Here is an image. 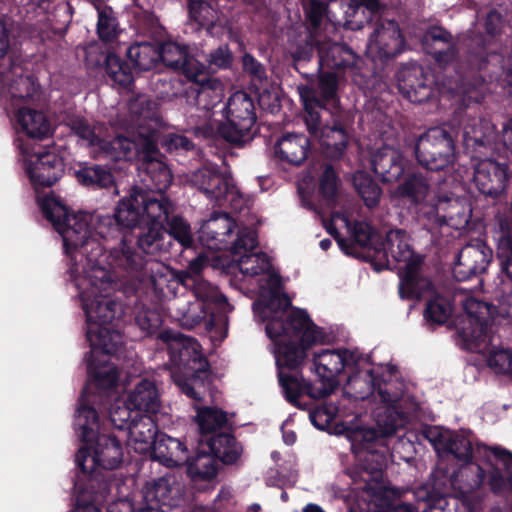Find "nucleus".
I'll list each match as a JSON object with an SVG mask.
<instances>
[{"label": "nucleus", "instance_id": "obj_1", "mask_svg": "<svg viewBox=\"0 0 512 512\" xmlns=\"http://www.w3.org/2000/svg\"><path fill=\"white\" fill-rule=\"evenodd\" d=\"M102 216L66 206V257L75 251L85 258L83 273L96 288L120 287L123 295L135 296L145 276L146 256L123 236L124 230L117 237L102 238L95 231L96 218Z\"/></svg>", "mask_w": 512, "mask_h": 512}, {"label": "nucleus", "instance_id": "obj_2", "mask_svg": "<svg viewBox=\"0 0 512 512\" xmlns=\"http://www.w3.org/2000/svg\"><path fill=\"white\" fill-rule=\"evenodd\" d=\"M349 384L356 399L365 400L371 396L384 404L376 414L377 429H356L348 435L351 449L359 458V463L349 470V476L355 484L363 483L361 488L369 491L373 489V483H380L383 479L388 451L382 443L383 438L403 428L408 422V415L399 405L403 391H391V384L372 369L366 372L364 379L355 377Z\"/></svg>", "mask_w": 512, "mask_h": 512}, {"label": "nucleus", "instance_id": "obj_3", "mask_svg": "<svg viewBox=\"0 0 512 512\" xmlns=\"http://www.w3.org/2000/svg\"><path fill=\"white\" fill-rule=\"evenodd\" d=\"M502 70L500 85L505 94L512 97V52L503 56L491 47H484L481 37L469 46L466 68L457 70L456 77L450 82V88L461 95L462 105L466 108L465 117H460L463 125V142L473 156H480L493 144L492 129L479 114V105L485 98V83Z\"/></svg>", "mask_w": 512, "mask_h": 512}, {"label": "nucleus", "instance_id": "obj_4", "mask_svg": "<svg viewBox=\"0 0 512 512\" xmlns=\"http://www.w3.org/2000/svg\"><path fill=\"white\" fill-rule=\"evenodd\" d=\"M267 336L275 345L277 377L283 396L291 405L305 410L302 396L321 399L320 387L306 380L301 372L308 350L323 343L326 334L317 326L306 310L294 308L286 320H273L266 327Z\"/></svg>", "mask_w": 512, "mask_h": 512}, {"label": "nucleus", "instance_id": "obj_5", "mask_svg": "<svg viewBox=\"0 0 512 512\" xmlns=\"http://www.w3.org/2000/svg\"><path fill=\"white\" fill-rule=\"evenodd\" d=\"M73 425L81 442L75 455V480L94 486L96 481L103 480L110 490V478L102 470L112 471L121 466L124 456L121 441L113 434L100 432L97 409L85 401L77 408Z\"/></svg>", "mask_w": 512, "mask_h": 512}, {"label": "nucleus", "instance_id": "obj_6", "mask_svg": "<svg viewBox=\"0 0 512 512\" xmlns=\"http://www.w3.org/2000/svg\"><path fill=\"white\" fill-rule=\"evenodd\" d=\"M83 300L86 315L87 340L93 349L105 354H115L123 344L122 334L113 322L120 319L131 305H136L138 296L123 295L117 289H98L86 280V274L76 283Z\"/></svg>", "mask_w": 512, "mask_h": 512}, {"label": "nucleus", "instance_id": "obj_7", "mask_svg": "<svg viewBox=\"0 0 512 512\" xmlns=\"http://www.w3.org/2000/svg\"><path fill=\"white\" fill-rule=\"evenodd\" d=\"M175 213L174 203L164 192L147 191L133 186L117 204L113 215L98 217L95 231L102 238H114L122 230L134 228L142 223L165 227L169 217Z\"/></svg>", "mask_w": 512, "mask_h": 512}, {"label": "nucleus", "instance_id": "obj_8", "mask_svg": "<svg viewBox=\"0 0 512 512\" xmlns=\"http://www.w3.org/2000/svg\"><path fill=\"white\" fill-rule=\"evenodd\" d=\"M159 339L168 345L175 384L187 397L202 402L212 382V372L200 344L192 337L170 330L159 334Z\"/></svg>", "mask_w": 512, "mask_h": 512}, {"label": "nucleus", "instance_id": "obj_9", "mask_svg": "<svg viewBox=\"0 0 512 512\" xmlns=\"http://www.w3.org/2000/svg\"><path fill=\"white\" fill-rule=\"evenodd\" d=\"M113 159L132 160L137 156L138 172L147 191L165 192L171 185L173 175L164 161L153 135L141 137L138 142L123 135L115 136L109 143Z\"/></svg>", "mask_w": 512, "mask_h": 512}, {"label": "nucleus", "instance_id": "obj_10", "mask_svg": "<svg viewBox=\"0 0 512 512\" xmlns=\"http://www.w3.org/2000/svg\"><path fill=\"white\" fill-rule=\"evenodd\" d=\"M466 108L460 103L455 111L453 122L458 124L455 130L452 126L442 125L427 129L419 135L414 143V155L419 165L431 171H441L455 162L456 158V138L461 134L463 138V125L460 124V117H465ZM464 152L470 155V158H481L473 156L472 151H468L462 141ZM492 145L486 150H491ZM487 152L483 153V156Z\"/></svg>", "mask_w": 512, "mask_h": 512}, {"label": "nucleus", "instance_id": "obj_11", "mask_svg": "<svg viewBox=\"0 0 512 512\" xmlns=\"http://www.w3.org/2000/svg\"><path fill=\"white\" fill-rule=\"evenodd\" d=\"M383 246L386 256H390L395 262L405 263L403 271L399 273L401 299L420 300L434 289L432 281L422 273L423 256L415 254L405 230L388 231Z\"/></svg>", "mask_w": 512, "mask_h": 512}, {"label": "nucleus", "instance_id": "obj_12", "mask_svg": "<svg viewBox=\"0 0 512 512\" xmlns=\"http://www.w3.org/2000/svg\"><path fill=\"white\" fill-rule=\"evenodd\" d=\"M242 447L232 433H220L216 436L199 439L189 459L184 462L192 478L213 479L217 475L218 461L225 465L237 462Z\"/></svg>", "mask_w": 512, "mask_h": 512}, {"label": "nucleus", "instance_id": "obj_13", "mask_svg": "<svg viewBox=\"0 0 512 512\" xmlns=\"http://www.w3.org/2000/svg\"><path fill=\"white\" fill-rule=\"evenodd\" d=\"M256 107L245 91L233 93L225 105V120L218 125V135L234 147H243L256 134Z\"/></svg>", "mask_w": 512, "mask_h": 512}, {"label": "nucleus", "instance_id": "obj_14", "mask_svg": "<svg viewBox=\"0 0 512 512\" xmlns=\"http://www.w3.org/2000/svg\"><path fill=\"white\" fill-rule=\"evenodd\" d=\"M159 61L165 66L180 70L191 82L190 89L196 93V97L205 94L211 97L222 90V82L211 77L206 66L188 53L187 47L177 42L166 41L158 43Z\"/></svg>", "mask_w": 512, "mask_h": 512}, {"label": "nucleus", "instance_id": "obj_15", "mask_svg": "<svg viewBox=\"0 0 512 512\" xmlns=\"http://www.w3.org/2000/svg\"><path fill=\"white\" fill-rule=\"evenodd\" d=\"M85 356L89 381L83 388L79 398V406L85 401L88 406L94 407L110 403V394L113 392L119 381V370L117 366L109 362L108 356L100 349H93Z\"/></svg>", "mask_w": 512, "mask_h": 512}, {"label": "nucleus", "instance_id": "obj_16", "mask_svg": "<svg viewBox=\"0 0 512 512\" xmlns=\"http://www.w3.org/2000/svg\"><path fill=\"white\" fill-rule=\"evenodd\" d=\"M189 183L213 206L229 207L234 212H240L244 207L245 200L233 179L218 169L202 167L190 175Z\"/></svg>", "mask_w": 512, "mask_h": 512}, {"label": "nucleus", "instance_id": "obj_17", "mask_svg": "<svg viewBox=\"0 0 512 512\" xmlns=\"http://www.w3.org/2000/svg\"><path fill=\"white\" fill-rule=\"evenodd\" d=\"M179 282L191 290L197 300L189 305L181 318L182 325L188 329L199 325L208 314L212 313L211 304L220 306L227 303L226 296L203 277L195 276L192 278L185 274L179 277Z\"/></svg>", "mask_w": 512, "mask_h": 512}, {"label": "nucleus", "instance_id": "obj_18", "mask_svg": "<svg viewBox=\"0 0 512 512\" xmlns=\"http://www.w3.org/2000/svg\"><path fill=\"white\" fill-rule=\"evenodd\" d=\"M353 126L354 113L351 110L335 107L334 112H330V119L325 120L316 136L327 158L338 160L344 156L353 135Z\"/></svg>", "mask_w": 512, "mask_h": 512}, {"label": "nucleus", "instance_id": "obj_19", "mask_svg": "<svg viewBox=\"0 0 512 512\" xmlns=\"http://www.w3.org/2000/svg\"><path fill=\"white\" fill-rule=\"evenodd\" d=\"M469 325L462 328L461 335L465 342L475 349H487L492 341V315L495 306L475 298H468L463 304Z\"/></svg>", "mask_w": 512, "mask_h": 512}, {"label": "nucleus", "instance_id": "obj_20", "mask_svg": "<svg viewBox=\"0 0 512 512\" xmlns=\"http://www.w3.org/2000/svg\"><path fill=\"white\" fill-rule=\"evenodd\" d=\"M487 152H489V150ZM486 156L487 155L482 156L479 159ZM511 178L512 169L506 162L483 159L480 160L474 168L473 183L476 189L485 198H489L493 201L499 200L506 194Z\"/></svg>", "mask_w": 512, "mask_h": 512}, {"label": "nucleus", "instance_id": "obj_21", "mask_svg": "<svg viewBox=\"0 0 512 512\" xmlns=\"http://www.w3.org/2000/svg\"><path fill=\"white\" fill-rule=\"evenodd\" d=\"M405 40L395 20L380 22L370 36L367 53L373 61L385 63L399 55Z\"/></svg>", "mask_w": 512, "mask_h": 512}, {"label": "nucleus", "instance_id": "obj_22", "mask_svg": "<svg viewBox=\"0 0 512 512\" xmlns=\"http://www.w3.org/2000/svg\"><path fill=\"white\" fill-rule=\"evenodd\" d=\"M397 86L403 97L415 104L427 102L436 91L433 77L419 65L401 68L397 73Z\"/></svg>", "mask_w": 512, "mask_h": 512}, {"label": "nucleus", "instance_id": "obj_23", "mask_svg": "<svg viewBox=\"0 0 512 512\" xmlns=\"http://www.w3.org/2000/svg\"><path fill=\"white\" fill-rule=\"evenodd\" d=\"M492 259V250L483 242L465 245L458 253L453 266V276L459 281H467L485 272Z\"/></svg>", "mask_w": 512, "mask_h": 512}, {"label": "nucleus", "instance_id": "obj_24", "mask_svg": "<svg viewBox=\"0 0 512 512\" xmlns=\"http://www.w3.org/2000/svg\"><path fill=\"white\" fill-rule=\"evenodd\" d=\"M319 69L356 74L360 70V56L347 44L331 40L318 47Z\"/></svg>", "mask_w": 512, "mask_h": 512}, {"label": "nucleus", "instance_id": "obj_25", "mask_svg": "<svg viewBox=\"0 0 512 512\" xmlns=\"http://www.w3.org/2000/svg\"><path fill=\"white\" fill-rule=\"evenodd\" d=\"M421 44L440 67L453 63L458 55L457 44L447 29L430 26L423 34Z\"/></svg>", "mask_w": 512, "mask_h": 512}, {"label": "nucleus", "instance_id": "obj_26", "mask_svg": "<svg viewBox=\"0 0 512 512\" xmlns=\"http://www.w3.org/2000/svg\"><path fill=\"white\" fill-rule=\"evenodd\" d=\"M311 151V142L303 133L286 132L275 141L272 148L273 159L278 163L301 166Z\"/></svg>", "mask_w": 512, "mask_h": 512}, {"label": "nucleus", "instance_id": "obj_27", "mask_svg": "<svg viewBox=\"0 0 512 512\" xmlns=\"http://www.w3.org/2000/svg\"><path fill=\"white\" fill-rule=\"evenodd\" d=\"M343 359L338 350L323 349L314 354L313 368L321 383L320 398L331 395L338 387V376L344 370Z\"/></svg>", "mask_w": 512, "mask_h": 512}, {"label": "nucleus", "instance_id": "obj_28", "mask_svg": "<svg viewBox=\"0 0 512 512\" xmlns=\"http://www.w3.org/2000/svg\"><path fill=\"white\" fill-rule=\"evenodd\" d=\"M371 168L381 182H396L405 171L404 157L398 150L384 146L371 156Z\"/></svg>", "mask_w": 512, "mask_h": 512}, {"label": "nucleus", "instance_id": "obj_29", "mask_svg": "<svg viewBox=\"0 0 512 512\" xmlns=\"http://www.w3.org/2000/svg\"><path fill=\"white\" fill-rule=\"evenodd\" d=\"M0 83L9 87L13 98L31 99L38 91L33 76L23 75V68L13 61L0 64Z\"/></svg>", "mask_w": 512, "mask_h": 512}, {"label": "nucleus", "instance_id": "obj_30", "mask_svg": "<svg viewBox=\"0 0 512 512\" xmlns=\"http://www.w3.org/2000/svg\"><path fill=\"white\" fill-rule=\"evenodd\" d=\"M300 100L303 105V120L308 132L313 137L318 136L325 123L322 120L323 112H334L329 110L327 105L330 103L319 98L317 91L309 85H301L298 87Z\"/></svg>", "mask_w": 512, "mask_h": 512}, {"label": "nucleus", "instance_id": "obj_31", "mask_svg": "<svg viewBox=\"0 0 512 512\" xmlns=\"http://www.w3.org/2000/svg\"><path fill=\"white\" fill-rule=\"evenodd\" d=\"M110 490L105 481H96V485H89L75 480L73 486L74 506L71 512H101L98 503H101L109 495Z\"/></svg>", "mask_w": 512, "mask_h": 512}, {"label": "nucleus", "instance_id": "obj_32", "mask_svg": "<svg viewBox=\"0 0 512 512\" xmlns=\"http://www.w3.org/2000/svg\"><path fill=\"white\" fill-rule=\"evenodd\" d=\"M36 161H30L27 168L29 177L34 185L51 186L61 177L63 171L62 158L50 152L35 153Z\"/></svg>", "mask_w": 512, "mask_h": 512}, {"label": "nucleus", "instance_id": "obj_33", "mask_svg": "<svg viewBox=\"0 0 512 512\" xmlns=\"http://www.w3.org/2000/svg\"><path fill=\"white\" fill-rule=\"evenodd\" d=\"M127 403L136 410V415L156 414L160 409V395L155 382L142 379L128 393Z\"/></svg>", "mask_w": 512, "mask_h": 512}, {"label": "nucleus", "instance_id": "obj_34", "mask_svg": "<svg viewBox=\"0 0 512 512\" xmlns=\"http://www.w3.org/2000/svg\"><path fill=\"white\" fill-rule=\"evenodd\" d=\"M504 19L496 9L489 11L484 20V33H480L470 38L465 44V52L455 63V72L466 68V59L469 53V46L476 38L481 37L484 41V47H491L498 51L500 47V38L503 31Z\"/></svg>", "mask_w": 512, "mask_h": 512}, {"label": "nucleus", "instance_id": "obj_35", "mask_svg": "<svg viewBox=\"0 0 512 512\" xmlns=\"http://www.w3.org/2000/svg\"><path fill=\"white\" fill-rule=\"evenodd\" d=\"M195 422L198 425L200 437L205 439L220 434L219 430L230 428L227 412L216 406L194 405Z\"/></svg>", "mask_w": 512, "mask_h": 512}, {"label": "nucleus", "instance_id": "obj_36", "mask_svg": "<svg viewBox=\"0 0 512 512\" xmlns=\"http://www.w3.org/2000/svg\"><path fill=\"white\" fill-rule=\"evenodd\" d=\"M155 457L167 466H182L189 459V449L177 438L160 433L153 448Z\"/></svg>", "mask_w": 512, "mask_h": 512}, {"label": "nucleus", "instance_id": "obj_37", "mask_svg": "<svg viewBox=\"0 0 512 512\" xmlns=\"http://www.w3.org/2000/svg\"><path fill=\"white\" fill-rule=\"evenodd\" d=\"M16 121L22 132L32 139L41 140L51 132V124L42 111L29 107L17 110Z\"/></svg>", "mask_w": 512, "mask_h": 512}, {"label": "nucleus", "instance_id": "obj_38", "mask_svg": "<svg viewBox=\"0 0 512 512\" xmlns=\"http://www.w3.org/2000/svg\"><path fill=\"white\" fill-rule=\"evenodd\" d=\"M143 499L146 509L150 511L162 510L164 506L175 505L170 480L160 477L147 482L143 488Z\"/></svg>", "mask_w": 512, "mask_h": 512}, {"label": "nucleus", "instance_id": "obj_39", "mask_svg": "<svg viewBox=\"0 0 512 512\" xmlns=\"http://www.w3.org/2000/svg\"><path fill=\"white\" fill-rule=\"evenodd\" d=\"M69 174L80 185L92 190L108 188L115 183L112 172L98 164L80 166L79 169H69Z\"/></svg>", "mask_w": 512, "mask_h": 512}, {"label": "nucleus", "instance_id": "obj_40", "mask_svg": "<svg viewBox=\"0 0 512 512\" xmlns=\"http://www.w3.org/2000/svg\"><path fill=\"white\" fill-rule=\"evenodd\" d=\"M268 285L270 286L269 295L267 299L263 300V304L264 308L272 313V316L266 325L275 319L286 320L292 310L296 308L292 306L291 299L286 293L279 292L280 279L278 276H271L268 280Z\"/></svg>", "mask_w": 512, "mask_h": 512}, {"label": "nucleus", "instance_id": "obj_41", "mask_svg": "<svg viewBox=\"0 0 512 512\" xmlns=\"http://www.w3.org/2000/svg\"><path fill=\"white\" fill-rule=\"evenodd\" d=\"M236 227L235 221L227 212L214 211L202 225V233L215 245L221 246L227 242Z\"/></svg>", "mask_w": 512, "mask_h": 512}, {"label": "nucleus", "instance_id": "obj_42", "mask_svg": "<svg viewBox=\"0 0 512 512\" xmlns=\"http://www.w3.org/2000/svg\"><path fill=\"white\" fill-rule=\"evenodd\" d=\"M91 3L98 14L96 30L99 38L107 43L115 41L121 29L114 10L104 0H91Z\"/></svg>", "mask_w": 512, "mask_h": 512}, {"label": "nucleus", "instance_id": "obj_43", "mask_svg": "<svg viewBox=\"0 0 512 512\" xmlns=\"http://www.w3.org/2000/svg\"><path fill=\"white\" fill-rule=\"evenodd\" d=\"M157 42H135L127 49V57L133 68L138 71H148L159 62Z\"/></svg>", "mask_w": 512, "mask_h": 512}, {"label": "nucleus", "instance_id": "obj_44", "mask_svg": "<svg viewBox=\"0 0 512 512\" xmlns=\"http://www.w3.org/2000/svg\"><path fill=\"white\" fill-rule=\"evenodd\" d=\"M495 234L501 272L507 279H512V222L507 219L501 220L499 230Z\"/></svg>", "mask_w": 512, "mask_h": 512}, {"label": "nucleus", "instance_id": "obj_45", "mask_svg": "<svg viewBox=\"0 0 512 512\" xmlns=\"http://www.w3.org/2000/svg\"><path fill=\"white\" fill-rule=\"evenodd\" d=\"M135 246L142 254L146 255L170 252V242L165 240V227L160 226L147 225L138 234Z\"/></svg>", "mask_w": 512, "mask_h": 512}, {"label": "nucleus", "instance_id": "obj_46", "mask_svg": "<svg viewBox=\"0 0 512 512\" xmlns=\"http://www.w3.org/2000/svg\"><path fill=\"white\" fill-rule=\"evenodd\" d=\"M126 430L131 442L144 445V447L140 448L142 450L148 447L153 449L160 435L157 425L150 415L140 416L136 421L132 422V425L126 426Z\"/></svg>", "mask_w": 512, "mask_h": 512}, {"label": "nucleus", "instance_id": "obj_47", "mask_svg": "<svg viewBox=\"0 0 512 512\" xmlns=\"http://www.w3.org/2000/svg\"><path fill=\"white\" fill-rule=\"evenodd\" d=\"M104 70L108 79L120 87L126 88L134 82L132 67L115 53L105 56Z\"/></svg>", "mask_w": 512, "mask_h": 512}, {"label": "nucleus", "instance_id": "obj_48", "mask_svg": "<svg viewBox=\"0 0 512 512\" xmlns=\"http://www.w3.org/2000/svg\"><path fill=\"white\" fill-rule=\"evenodd\" d=\"M165 240L170 242L177 241L183 249L194 246V238L190 224L181 216L173 213L165 223Z\"/></svg>", "mask_w": 512, "mask_h": 512}, {"label": "nucleus", "instance_id": "obj_49", "mask_svg": "<svg viewBox=\"0 0 512 512\" xmlns=\"http://www.w3.org/2000/svg\"><path fill=\"white\" fill-rule=\"evenodd\" d=\"M353 185L368 208H374L379 204L382 189L367 172H356L353 176Z\"/></svg>", "mask_w": 512, "mask_h": 512}, {"label": "nucleus", "instance_id": "obj_50", "mask_svg": "<svg viewBox=\"0 0 512 512\" xmlns=\"http://www.w3.org/2000/svg\"><path fill=\"white\" fill-rule=\"evenodd\" d=\"M430 189L427 179L421 175L413 173L408 175L404 182L398 186L397 194L412 203L418 204L424 201Z\"/></svg>", "mask_w": 512, "mask_h": 512}, {"label": "nucleus", "instance_id": "obj_51", "mask_svg": "<svg viewBox=\"0 0 512 512\" xmlns=\"http://www.w3.org/2000/svg\"><path fill=\"white\" fill-rule=\"evenodd\" d=\"M445 453L451 454L458 462L467 465L473 460V446L469 438L461 434H452L441 441Z\"/></svg>", "mask_w": 512, "mask_h": 512}, {"label": "nucleus", "instance_id": "obj_52", "mask_svg": "<svg viewBox=\"0 0 512 512\" xmlns=\"http://www.w3.org/2000/svg\"><path fill=\"white\" fill-rule=\"evenodd\" d=\"M135 324L147 337H156L159 339V334L165 330H161L163 325V317L161 313L153 308L143 306L135 312Z\"/></svg>", "mask_w": 512, "mask_h": 512}, {"label": "nucleus", "instance_id": "obj_53", "mask_svg": "<svg viewBox=\"0 0 512 512\" xmlns=\"http://www.w3.org/2000/svg\"><path fill=\"white\" fill-rule=\"evenodd\" d=\"M437 221L440 225L454 226L456 217L467 223L464 207L456 200L450 198H439L434 206Z\"/></svg>", "mask_w": 512, "mask_h": 512}, {"label": "nucleus", "instance_id": "obj_54", "mask_svg": "<svg viewBox=\"0 0 512 512\" xmlns=\"http://www.w3.org/2000/svg\"><path fill=\"white\" fill-rule=\"evenodd\" d=\"M42 211L46 219L54 229L64 238V204L59 196L54 193L46 195L41 203Z\"/></svg>", "mask_w": 512, "mask_h": 512}, {"label": "nucleus", "instance_id": "obj_55", "mask_svg": "<svg viewBox=\"0 0 512 512\" xmlns=\"http://www.w3.org/2000/svg\"><path fill=\"white\" fill-rule=\"evenodd\" d=\"M66 126H69L71 131L80 139L87 142L88 146H99L104 149L113 159L112 149L109 143L112 141H103L96 133L93 127L83 118H77L70 123L66 121Z\"/></svg>", "mask_w": 512, "mask_h": 512}, {"label": "nucleus", "instance_id": "obj_56", "mask_svg": "<svg viewBox=\"0 0 512 512\" xmlns=\"http://www.w3.org/2000/svg\"><path fill=\"white\" fill-rule=\"evenodd\" d=\"M340 179L332 164H325L319 178V194L328 205L336 202Z\"/></svg>", "mask_w": 512, "mask_h": 512}, {"label": "nucleus", "instance_id": "obj_57", "mask_svg": "<svg viewBox=\"0 0 512 512\" xmlns=\"http://www.w3.org/2000/svg\"><path fill=\"white\" fill-rule=\"evenodd\" d=\"M318 96L321 100L326 101L333 105V107H338L336 104L339 101L338 99V76L336 72L332 70L325 71L324 69H319L318 75Z\"/></svg>", "mask_w": 512, "mask_h": 512}, {"label": "nucleus", "instance_id": "obj_58", "mask_svg": "<svg viewBox=\"0 0 512 512\" xmlns=\"http://www.w3.org/2000/svg\"><path fill=\"white\" fill-rule=\"evenodd\" d=\"M484 351V349H477ZM489 352L488 365L498 374H512V350L499 348L495 349L493 342L485 349Z\"/></svg>", "mask_w": 512, "mask_h": 512}, {"label": "nucleus", "instance_id": "obj_59", "mask_svg": "<svg viewBox=\"0 0 512 512\" xmlns=\"http://www.w3.org/2000/svg\"><path fill=\"white\" fill-rule=\"evenodd\" d=\"M240 271L249 276H257L269 268V260L264 252L241 255L238 258Z\"/></svg>", "mask_w": 512, "mask_h": 512}, {"label": "nucleus", "instance_id": "obj_60", "mask_svg": "<svg viewBox=\"0 0 512 512\" xmlns=\"http://www.w3.org/2000/svg\"><path fill=\"white\" fill-rule=\"evenodd\" d=\"M374 236V228L364 221H356L353 224L351 239L348 240V251L355 246L361 248H369L372 245V237Z\"/></svg>", "mask_w": 512, "mask_h": 512}, {"label": "nucleus", "instance_id": "obj_61", "mask_svg": "<svg viewBox=\"0 0 512 512\" xmlns=\"http://www.w3.org/2000/svg\"><path fill=\"white\" fill-rule=\"evenodd\" d=\"M450 316V309L443 298L436 297L427 302L424 317L428 322L442 325Z\"/></svg>", "mask_w": 512, "mask_h": 512}, {"label": "nucleus", "instance_id": "obj_62", "mask_svg": "<svg viewBox=\"0 0 512 512\" xmlns=\"http://www.w3.org/2000/svg\"><path fill=\"white\" fill-rule=\"evenodd\" d=\"M129 111L139 119H153L157 114V103L146 95H137L130 100Z\"/></svg>", "mask_w": 512, "mask_h": 512}, {"label": "nucleus", "instance_id": "obj_63", "mask_svg": "<svg viewBox=\"0 0 512 512\" xmlns=\"http://www.w3.org/2000/svg\"><path fill=\"white\" fill-rule=\"evenodd\" d=\"M257 246L258 239L254 231H241L231 246V253L239 258L241 255L255 253Z\"/></svg>", "mask_w": 512, "mask_h": 512}, {"label": "nucleus", "instance_id": "obj_64", "mask_svg": "<svg viewBox=\"0 0 512 512\" xmlns=\"http://www.w3.org/2000/svg\"><path fill=\"white\" fill-rule=\"evenodd\" d=\"M476 452L481 454L488 463H490V454L495 458L497 462H500L506 469L512 468V452L501 447V446H488L483 443H479L476 446Z\"/></svg>", "mask_w": 512, "mask_h": 512}]
</instances>
